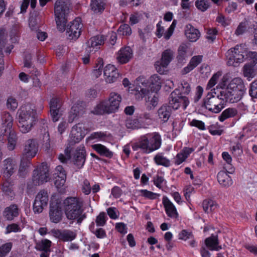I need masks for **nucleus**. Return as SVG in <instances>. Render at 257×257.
<instances>
[{"instance_id":"1","label":"nucleus","mask_w":257,"mask_h":257,"mask_svg":"<svg viewBox=\"0 0 257 257\" xmlns=\"http://www.w3.org/2000/svg\"><path fill=\"white\" fill-rule=\"evenodd\" d=\"M216 85V89L211 90L204 99V106L214 113L220 112L226 102L234 103L242 97L246 89L243 80L239 77L231 78V74L219 70L211 76L207 84V89Z\"/></svg>"},{"instance_id":"2","label":"nucleus","mask_w":257,"mask_h":257,"mask_svg":"<svg viewBox=\"0 0 257 257\" xmlns=\"http://www.w3.org/2000/svg\"><path fill=\"white\" fill-rule=\"evenodd\" d=\"M69 12V6L64 0H58L55 4L54 14L57 28L60 32L66 30L67 38L76 40L80 36L83 24L80 18H77L69 23L66 27L67 16Z\"/></svg>"},{"instance_id":"3","label":"nucleus","mask_w":257,"mask_h":257,"mask_svg":"<svg viewBox=\"0 0 257 257\" xmlns=\"http://www.w3.org/2000/svg\"><path fill=\"white\" fill-rule=\"evenodd\" d=\"M63 208L66 218L81 224L86 217L83 200L76 197H69L63 201Z\"/></svg>"},{"instance_id":"4","label":"nucleus","mask_w":257,"mask_h":257,"mask_svg":"<svg viewBox=\"0 0 257 257\" xmlns=\"http://www.w3.org/2000/svg\"><path fill=\"white\" fill-rule=\"evenodd\" d=\"M163 83V79L157 74L152 75L148 79L139 77L135 82V91L142 98L150 92L157 93L161 89Z\"/></svg>"},{"instance_id":"5","label":"nucleus","mask_w":257,"mask_h":257,"mask_svg":"<svg viewBox=\"0 0 257 257\" xmlns=\"http://www.w3.org/2000/svg\"><path fill=\"white\" fill-rule=\"evenodd\" d=\"M161 145L160 136L158 134L153 133L141 137L138 142L132 145V148L135 151L141 149L144 153L150 154L159 149Z\"/></svg>"},{"instance_id":"6","label":"nucleus","mask_w":257,"mask_h":257,"mask_svg":"<svg viewBox=\"0 0 257 257\" xmlns=\"http://www.w3.org/2000/svg\"><path fill=\"white\" fill-rule=\"evenodd\" d=\"M18 126L22 133H27L31 131L35 121V111L31 104L22 106L18 110Z\"/></svg>"},{"instance_id":"7","label":"nucleus","mask_w":257,"mask_h":257,"mask_svg":"<svg viewBox=\"0 0 257 257\" xmlns=\"http://www.w3.org/2000/svg\"><path fill=\"white\" fill-rule=\"evenodd\" d=\"M121 101V96L116 93H110L108 99L100 101L92 110L96 114L111 113L117 111Z\"/></svg>"},{"instance_id":"8","label":"nucleus","mask_w":257,"mask_h":257,"mask_svg":"<svg viewBox=\"0 0 257 257\" xmlns=\"http://www.w3.org/2000/svg\"><path fill=\"white\" fill-rule=\"evenodd\" d=\"M2 122L1 134L4 136H8V148L10 150H13L16 145L17 137L15 132L12 130L13 117L9 112H4L2 115Z\"/></svg>"},{"instance_id":"9","label":"nucleus","mask_w":257,"mask_h":257,"mask_svg":"<svg viewBox=\"0 0 257 257\" xmlns=\"http://www.w3.org/2000/svg\"><path fill=\"white\" fill-rule=\"evenodd\" d=\"M71 150L67 148L65 150V154H60L59 156V160L63 163L66 162L67 160L71 159L73 163L78 168L83 167L85 161V151L83 146H80L74 151H72L71 155Z\"/></svg>"},{"instance_id":"10","label":"nucleus","mask_w":257,"mask_h":257,"mask_svg":"<svg viewBox=\"0 0 257 257\" xmlns=\"http://www.w3.org/2000/svg\"><path fill=\"white\" fill-rule=\"evenodd\" d=\"M245 48L242 45H236L228 50L226 54V64L228 66L237 67L245 60Z\"/></svg>"},{"instance_id":"11","label":"nucleus","mask_w":257,"mask_h":257,"mask_svg":"<svg viewBox=\"0 0 257 257\" xmlns=\"http://www.w3.org/2000/svg\"><path fill=\"white\" fill-rule=\"evenodd\" d=\"M61 200L58 195L52 196L50 200L49 217L50 220L55 223L59 222L62 218Z\"/></svg>"},{"instance_id":"12","label":"nucleus","mask_w":257,"mask_h":257,"mask_svg":"<svg viewBox=\"0 0 257 257\" xmlns=\"http://www.w3.org/2000/svg\"><path fill=\"white\" fill-rule=\"evenodd\" d=\"M189 103L187 97L182 95L179 90L175 89L170 95L169 97V108L176 110L182 107L186 109Z\"/></svg>"},{"instance_id":"13","label":"nucleus","mask_w":257,"mask_h":257,"mask_svg":"<svg viewBox=\"0 0 257 257\" xmlns=\"http://www.w3.org/2000/svg\"><path fill=\"white\" fill-rule=\"evenodd\" d=\"M49 180V167L47 164L43 163L34 171L32 178L33 184L39 185Z\"/></svg>"},{"instance_id":"14","label":"nucleus","mask_w":257,"mask_h":257,"mask_svg":"<svg viewBox=\"0 0 257 257\" xmlns=\"http://www.w3.org/2000/svg\"><path fill=\"white\" fill-rule=\"evenodd\" d=\"M49 201V196L46 191L41 190L36 196L33 203V211L35 213L42 212L45 207L47 206Z\"/></svg>"},{"instance_id":"15","label":"nucleus","mask_w":257,"mask_h":257,"mask_svg":"<svg viewBox=\"0 0 257 257\" xmlns=\"http://www.w3.org/2000/svg\"><path fill=\"white\" fill-rule=\"evenodd\" d=\"M55 185L59 192H62L65 190L66 174L61 166L56 167L53 174Z\"/></svg>"},{"instance_id":"16","label":"nucleus","mask_w":257,"mask_h":257,"mask_svg":"<svg viewBox=\"0 0 257 257\" xmlns=\"http://www.w3.org/2000/svg\"><path fill=\"white\" fill-rule=\"evenodd\" d=\"M173 57L174 52L172 50L168 49L164 51L162 54L161 60L157 62L155 64L157 71L160 74H164Z\"/></svg>"},{"instance_id":"17","label":"nucleus","mask_w":257,"mask_h":257,"mask_svg":"<svg viewBox=\"0 0 257 257\" xmlns=\"http://www.w3.org/2000/svg\"><path fill=\"white\" fill-rule=\"evenodd\" d=\"M162 22L159 21L156 25V35L158 38L163 37L166 40L170 39L174 33L177 25L176 20H174L170 27L165 30V27L162 25Z\"/></svg>"},{"instance_id":"18","label":"nucleus","mask_w":257,"mask_h":257,"mask_svg":"<svg viewBox=\"0 0 257 257\" xmlns=\"http://www.w3.org/2000/svg\"><path fill=\"white\" fill-rule=\"evenodd\" d=\"M105 37L102 35L91 37L86 43L85 50L87 53H94L99 50L104 42Z\"/></svg>"},{"instance_id":"19","label":"nucleus","mask_w":257,"mask_h":257,"mask_svg":"<svg viewBox=\"0 0 257 257\" xmlns=\"http://www.w3.org/2000/svg\"><path fill=\"white\" fill-rule=\"evenodd\" d=\"M150 121V115L147 114L144 117H140L139 119H127L126 120L125 125L128 129L135 130L145 127Z\"/></svg>"},{"instance_id":"20","label":"nucleus","mask_w":257,"mask_h":257,"mask_svg":"<svg viewBox=\"0 0 257 257\" xmlns=\"http://www.w3.org/2000/svg\"><path fill=\"white\" fill-rule=\"evenodd\" d=\"M87 133V130L85 128L84 124L82 123H78L71 128L70 134V140L74 143H78Z\"/></svg>"},{"instance_id":"21","label":"nucleus","mask_w":257,"mask_h":257,"mask_svg":"<svg viewBox=\"0 0 257 257\" xmlns=\"http://www.w3.org/2000/svg\"><path fill=\"white\" fill-rule=\"evenodd\" d=\"M38 145L37 142L33 139H29L26 141L24 145L23 156L29 159H31L37 154Z\"/></svg>"},{"instance_id":"22","label":"nucleus","mask_w":257,"mask_h":257,"mask_svg":"<svg viewBox=\"0 0 257 257\" xmlns=\"http://www.w3.org/2000/svg\"><path fill=\"white\" fill-rule=\"evenodd\" d=\"M50 233L55 238L63 241H71L76 236V233L70 230H63L53 229Z\"/></svg>"},{"instance_id":"23","label":"nucleus","mask_w":257,"mask_h":257,"mask_svg":"<svg viewBox=\"0 0 257 257\" xmlns=\"http://www.w3.org/2000/svg\"><path fill=\"white\" fill-rule=\"evenodd\" d=\"M133 53L130 47H124L119 50L115 54L117 63L124 64L128 63L133 58Z\"/></svg>"},{"instance_id":"24","label":"nucleus","mask_w":257,"mask_h":257,"mask_svg":"<svg viewBox=\"0 0 257 257\" xmlns=\"http://www.w3.org/2000/svg\"><path fill=\"white\" fill-rule=\"evenodd\" d=\"M103 76L107 83L115 82L119 77V73L116 67L112 64L106 65L103 68Z\"/></svg>"},{"instance_id":"25","label":"nucleus","mask_w":257,"mask_h":257,"mask_svg":"<svg viewBox=\"0 0 257 257\" xmlns=\"http://www.w3.org/2000/svg\"><path fill=\"white\" fill-rule=\"evenodd\" d=\"M16 161L12 159L5 160L2 165L1 172L5 178H9L14 173L16 168Z\"/></svg>"},{"instance_id":"26","label":"nucleus","mask_w":257,"mask_h":257,"mask_svg":"<svg viewBox=\"0 0 257 257\" xmlns=\"http://www.w3.org/2000/svg\"><path fill=\"white\" fill-rule=\"evenodd\" d=\"M50 111L53 120L57 121L62 116V110L59 103V100L53 98L50 102Z\"/></svg>"},{"instance_id":"27","label":"nucleus","mask_w":257,"mask_h":257,"mask_svg":"<svg viewBox=\"0 0 257 257\" xmlns=\"http://www.w3.org/2000/svg\"><path fill=\"white\" fill-rule=\"evenodd\" d=\"M162 201L167 215L172 218H177L178 217L179 214L173 203L167 197H163Z\"/></svg>"},{"instance_id":"28","label":"nucleus","mask_w":257,"mask_h":257,"mask_svg":"<svg viewBox=\"0 0 257 257\" xmlns=\"http://www.w3.org/2000/svg\"><path fill=\"white\" fill-rule=\"evenodd\" d=\"M185 35L190 42H196L200 37L199 30L190 24L187 25L185 28Z\"/></svg>"},{"instance_id":"29","label":"nucleus","mask_w":257,"mask_h":257,"mask_svg":"<svg viewBox=\"0 0 257 257\" xmlns=\"http://www.w3.org/2000/svg\"><path fill=\"white\" fill-rule=\"evenodd\" d=\"M242 75L248 81L257 75V66L250 63H246L242 68Z\"/></svg>"},{"instance_id":"30","label":"nucleus","mask_w":257,"mask_h":257,"mask_svg":"<svg viewBox=\"0 0 257 257\" xmlns=\"http://www.w3.org/2000/svg\"><path fill=\"white\" fill-rule=\"evenodd\" d=\"M202 56L197 55L191 58L188 65L182 70V74H186L195 69L202 61Z\"/></svg>"},{"instance_id":"31","label":"nucleus","mask_w":257,"mask_h":257,"mask_svg":"<svg viewBox=\"0 0 257 257\" xmlns=\"http://www.w3.org/2000/svg\"><path fill=\"white\" fill-rule=\"evenodd\" d=\"M19 210L18 206L16 205H11L6 207L3 211L4 217L8 220H12L14 218L18 216Z\"/></svg>"},{"instance_id":"32","label":"nucleus","mask_w":257,"mask_h":257,"mask_svg":"<svg viewBox=\"0 0 257 257\" xmlns=\"http://www.w3.org/2000/svg\"><path fill=\"white\" fill-rule=\"evenodd\" d=\"M217 178L219 184L224 187H228L232 184V180L229 175L224 171L218 172Z\"/></svg>"},{"instance_id":"33","label":"nucleus","mask_w":257,"mask_h":257,"mask_svg":"<svg viewBox=\"0 0 257 257\" xmlns=\"http://www.w3.org/2000/svg\"><path fill=\"white\" fill-rule=\"evenodd\" d=\"M193 149L189 148H184L181 152L177 154L174 159V163L176 165H179L188 157L193 152Z\"/></svg>"},{"instance_id":"34","label":"nucleus","mask_w":257,"mask_h":257,"mask_svg":"<svg viewBox=\"0 0 257 257\" xmlns=\"http://www.w3.org/2000/svg\"><path fill=\"white\" fill-rule=\"evenodd\" d=\"M92 148L100 156H104L107 158H111L113 156V153L107 148L105 146L96 144L92 145Z\"/></svg>"},{"instance_id":"35","label":"nucleus","mask_w":257,"mask_h":257,"mask_svg":"<svg viewBox=\"0 0 257 257\" xmlns=\"http://www.w3.org/2000/svg\"><path fill=\"white\" fill-rule=\"evenodd\" d=\"M205 242L207 247L210 250L218 251L221 248V247L218 245V238L216 236L212 235L207 238Z\"/></svg>"},{"instance_id":"36","label":"nucleus","mask_w":257,"mask_h":257,"mask_svg":"<svg viewBox=\"0 0 257 257\" xmlns=\"http://www.w3.org/2000/svg\"><path fill=\"white\" fill-rule=\"evenodd\" d=\"M105 6V0H91V8L94 13H102Z\"/></svg>"},{"instance_id":"37","label":"nucleus","mask_w":257,"mask_h":257,"mask_svg":"<svg viewBox=\"0 0 257 257\" xmlns=\"http://www.w3.org/2000/svg\"><path fill=\"white\" fill-rule=\"evenodd\" d=\"M109 134L106 133L97 132L92 133L88 138L90 141H94V142L105 141L108 138Z\"/></svg>"},{"instance_id":"38","label":"nucleus","mask_w":257,"mask_h":257,"mask_svg":"<svg viewBox=\"0 0 257 257\" xmlns=\"http://www.w3.org/2000/svg\"><path fill=\"white\" fill-rule=\"evenodd\" d=\"M159 118L163 121H167L170 117L171 112L170 108L167 106H161L158 111Z\"/></svg>"},{"instance_id":"39","label":"nucleus","mask_w":257,"mask_h":257,"mask_svg":"<svg viewBox=\"0 0 257 257\" xmlns=\"http://www.w3.org/2000/svg\"><path fill=\"white\" fill-rule=\"evenodd\" d=\"M203 208L206 213H211L217 208V205L215 202L211 199H206L203 201Z\"/></svg>"},{"instance_id":"40","label":"nucleus","mask_w":257,"mask_h":257,"mask_svg":"<svg viewBox=\"0 0 257 257\" xmlns=\"http://www.w3.org/2000/svg\"><path fill=\"white\" fill-rule=\"evenodd\" d=\"M155 163L158 165L169 167L170 161L162 153H158L154 158Z\"/></svg>"},{"instance_id":"41","label":"nucleus","mask_w":257,"mask_h":257,"mask_svg":"<svg viewBox=\"0 0 257 257\" xmlns=\"http://www.w3.org/2000/svg\"><path fill=\"white\" fill-rule=\"evenodd\" d=\"M237 110L233 108H228L224 110L221 113V115L219 117V120L223 122L227 118L232 117L235 116L237 114Z\"/></svg>"},{"instance_id":"42","label":"nucleus","mask_w":257,"mask_h":257,"mask_svg":"<svg viewBox=\"0 0 257 257\" xmlns=\"http://www.w3.org/2000/svg\"><path fill=\"white\" fill-rule=\"evenodd\" d=\"M52 242L47 239H45L38 242L36 245V249L41 251L48 252L50 251Z\"/></svg>"},{"instance_id":"43","label":"nucleus","mask_w":257,"mask_h":257,"mask_svg":"<svg viewBox=\"0 0 257 257\" xmlns=\"http://www.w3.org/2000/svg\"><path fill=\"white\" fill-rule=\"evenodd\" d=\"M245 59L252 65L256 66L257 64V52L255 51H248L245 50Z\"/></svg>"},{"instance_id":"44","label":"nucleus","mask_w":257,"mask_h":257,"mask_svg":"<svg viewBox=\"0 0 257 257\" xmlns=\"http://www.w3.org/2000/svg\"><path fill=\"white\" fill-rule=\"evenodd\" d=\"M146 98V105L147 107L151 109L157 106L158 102V98L156 94L153 95V96L149 95Z\"/></svg>"},{"instance_id":"45","label":"nucleus","mask_w":257,"mask_h":257,"mask_svg":"<svg viewBox=\"0 0 257 257\" xmlns=\"http://www.w3.org/2000/svg\"><path fill=\"white\" fill-rule=\"evenodd\" d=\"M82 112L78 110V106L74 105L72 107L71 110L68 116V121L70 123L72 122L77 116L81 114Z\"/></svg>"},{"instance_id":"46","label":"nucleus","mask_w":257,"mask_h":257,"mask_svg":"<svg viewBox=\"0 0 257 257\" xmlns=\"http://www.w3.org/2000/svg\"><path fill=\"white\" fill-rule=\"evenodd\" d=\"M139 192L141 196L149 199H155L160 196V195L157 193L146 189L140 190Z\"/></svg>"},{"instance_id":"47","label":"nucleus","mask_w":257,"mask_h":257,"mask_svg":"<svg viewBox=\"0 0 257 257\" xmlns=\"http://www.w3.org/2000/svg\"><path fill=\"white\" fill-rule=\"evenodd\" d=\"M12 246L11 242H7L0 246V257H5L11 251Z\"/></svg>"},{"instance_id":"48","label":"nucleus","mask_w":257,"mask_h":257,"mask_svg":"<svg viewBox=\"0 0 257 257\" xmlns=\"http://www.w3.org/2000/svg\"><path fill=\"white\" fill-rule=\"evenodd\" d=\"M195 6L200 11L205 12L208 9L210 5L208 0H196Z\"/></svg>"},{"instance_id":"49","label":"nucleus","mask_w":257,"mask_h":257,"mask_svg":"<svg viewBox=\"0 0 257 257\" xmlns=\"http://www.w3.org/2000/svg\"><path fill=\"white\" fill-rule=\"evenodd\" d=\"M117 33L123 36H130L132 34V29L127 24H122L119 27Z\"/></svg>"},{"instance_id":"50","label":"nucleus","mask_w":257,"mask_h":257,"mask_svg":"<svg viewBox=\"0 0 257 257\" xmlns=\"http://www.w3.org/2000/svg\"><path fill=\"white\" fill-rule=\"evenodd\" d=\"M8 34L4 28H0V52L6 44Z\"/></svg>"},{"instance_id":"51","label":"nucleus","mask_w":257,"mask_h":257,"mask_svg":"<svg viewBox=\"0 0 257 257\" xmlns=\"http://www.w3.org/2000/svg\"><path fill=\"white\" fill-rule=\"evenodd\" d=\"M153 182L154 185L160 189L163 188L166 184L164 177L159 175H156L154 177Z\"/></svg>"},{"instance_id":"52","label":"nucleus","mask_w":257,"mask_h":257,"mask_svg":"<svg viewBox=\"0 0 257 257\" xmlns=\"http://www.w3.org/2000/svg\"><path fill=\"white\" fill-rule=\"evenodd\" d=\"M13 184L8 180H6L2 184V189L7 195H10L13 191Z\"/></svg>"},{"instance_id":"53","label":"nucleus","mask_w":257,"mask_h":257,"mask_svg":"<svg viewBox=\"0 0 257 257\" xmlns=\"http://www.w3.org/2000/svg\"><path fill=\"white\" fill-rule=\"evenodd\" d=\"M107 219V216L104 212H101L97 217L95 222L97 226H103L105 225L106 220Z\"/></svg>"},{"instance_id":"54","label":"nucleus","mask_w":257,"mask_h":257,"mask_svg":"<svg viewBox=\"0 0 257 257\" xmlns=\"http://www.w3.org/2000/svg\"><path fill=\"white\" fill-rule=\"evenodd\" d=\"M103 66V62L102 59H99L98 61V63L96 65L95 69L94 70L93 74V75L97 78L99 77L102 73V70Z\"/></svg>"},{"instance_id":"55","label":"nucleus","mask_w":257,"mask_h":257,"mask_svg":"<svg viewBox=\"0 0 257 257\" xmlns=\"http://www.w3.org/2000/svg\"><path fill=\"white\" fill-rule=\"evenodd\" d=\"M18 102L15 98L13 97L8 98L7 102V106L8 109L15 110L18 107Z\"/></svg>"},{"instance_id":"56","label":"nucleus","mask_w":257,"mask_h":257,"mask_svg":"<svg viewBox=\"0 0 257 257\" xmlns=\"http://www.w3.org/2000/svg\"><path fill=\"white\" fill-rule=\"evenodd\" d=\"M21 227L18 224L12 223L7 226L6 233L9 234L13 232H17L21 231Z\"/></svg>"},{"instance_id":"57","label":"nucleus","mask_w":257,"mask_h":257,"mask_svg":"<svg viewBox=\"0 0 257 257\" xmlns=\"http://www.w3.org/2000/svg\"><path fill=\"white\" fill-rule=\"evenodd\" d=\"M142 14L139 13H136L132 14L130 17V23L131 25H134L139 22L142 19Z\"/></svg>"},{"instance_id":"58","label":"nucleus","mask_w":257,"mask_h":257,"mask_svg":"<svg viewBox=\"0 0 257 257\" xmlns=\"http://www.w3.org/2000/svg\"><path fill=\"white\" fill-rule=\"evenodd\" d=\"M249 95L253 98H257V79L250 84Z\"/></svg>"},{"instance_id":"59","label":"nucleus","mask_w":257,"mask_h":257,"mask_svg":"<svg viewBox=\"0 0 257 257\" xmlns=\"http://www.w3.org/2000/svg\"><path fill=\"white\" fill-rule=\"evenodd\" d=\"M231 151L236 156H239L243 153L241 145L239 143L236 144L231 147Z\"/></svg>"},{"instance_id":"60","label":"nucleus","mask_w":257,"mask_h":257,"mask_svg":"<svg viewBox=\"0 0 257 257\" xmlns=\"http://www.w3.org/2000/svg\"><path fill=\"white\" fill-rule=\"evenodd\" d=\"M190 125L197 127L200 130H205V125L204 123L199 120L195 119H193L190 123Z\"/></svg>"},{"instance_id":"61","label":"nucleus","mask_w":257,"mask_h":257,"mask_svg":"<svg viewBox=\"0 0 257 257\" xmlns=\"http://www.w3.org/2000/svg\"><path fill=\"white\" fill-rule=\"evenodd\" d=\"M192 234L186 230H182L179 234V239L187 240L192 238Z\"/></svg>"},{"instance_id":"62","label":"nucleus","mask_w":257,"mask_h":257,"mask_svg":"<svg viewBox=\"0 0 257 257\" xmlns=\"http://www.w3.org/2000/svg\"><path fill=\"white\" fill-rule=\"evenodd\" d=\"M194 192V189L193 187L190 185L186 186L184 189V196L187 200L190 199L191 195Z\"/></svg>"},{"instance_id":"63","label":"nucleus","mask_w":257,"mask_h":257,"mask_svg":"<svg viewBox=\"0 0 257 257\" xmlns=\"http://www.w3.org/2000/svg\"><path fill=\"white\" fill-rule=\"evenodd\" d=\"M209 132L213 136H220L222 133V131L218 129L216 125H211L208 127Z\"/></svg>"},{"instance_id":"64","label":"nucleus","mask_w":257,"mask_h":257,"mask_svg":"<svg viewBox=\"0 0 257 257\" xmlns=\"http://www.w3.org/2000/svg\"><path fill=\"white\" fill-rule=\"evenodd\" d=\"M217 31L215 29H209L207 31L206 38L211 41L216 38Z\"/></svg>"}]
</instances>
